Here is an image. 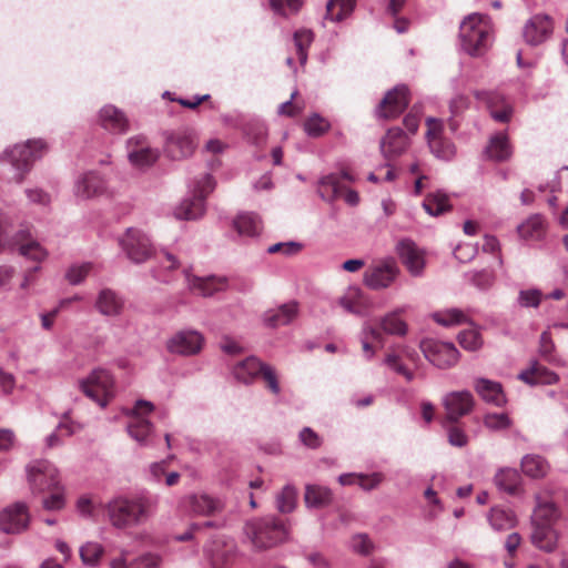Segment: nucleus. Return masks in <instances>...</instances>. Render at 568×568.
I'll use <instances>...</instances> for the list:
<instances>
[{"label": "nucleus", "instance_id": "42", "mask_svg": "<svg viewBox=\"0 0 568 568\" xmlns=\"http://www.w3.org/2000/svg\"><path fill=\"white\" fill-rule=\"evenodd\" d=\"M423 207L433 216H438L452 209L448 196L439 191L426 195Z\"/></svg>", "mask_w": 568, "mask_h": 568}, {"label": "nucleus", "instance_id": "33", "mask_svg": "<svg viewBox=\"0 0 568 568\" xmlns=\"http://www.w3.org/2000/svg\"><path fill=\"white\" fill-rule=\"evenodd\" d=\"M513 153L511 145L509 143L508 136L506 133H497L489 140V143L486 148V154L490 160L494 161H506L510 158Z\"/></svg>", "mask_w": 568, "mask_h": 568}, {"label": "nucleus", "instance_id": "16", "mask_svg": "<svg viewBox=\"0 0 568 568\" xmlns=\"http://www.w3.org/2000/svg\"><path fill=\"white\" fill-rule=\"evenodd\" d=\"M399 268L395 261L386 260L371 265L364 273V283L372 290L388 287L397 277Z\"/></svg>", "mask_w": 568, "mask_h": 568}, {"label": "nucleus", "instance_id": "48", "mask_svg": "<svg viewBox=\"0 0 568 568\" xmlns=\"http://www.w3.org/2000/svg\"><path fill=\"white\" fill-rule=\"evenodd\" d=\"M372 342L378 343L382 347L384 345V337L379 328L366 324L363 328L362 348L368 357L374 354Z\"/></svg>", "mask_w": 568, "mask_h": 568}, {"label": "nucleus", "instance_id": "35", "mask_svg": "<svg viewBox=\"0 0 568 568\" xmlns=\"http://www.w3.org/2000/svg\"><path fill=\"white\" fill-rule=\"evenodd\" d=\"M304 500L307 507L322 508L328 506L333 500L329 488L320 485H307Z\"/></svg>", "mask_w": 568, "mask_h": 568}, {"label": "nucleus", "instance_id": "40", "mask_svg": "<svg viewBox=\"0 0 568 568\" xmlns=\"http://www.w3.org/2000/svg\"><path fill=\"white\" fill-rule=\"evenodd\" d=\"M521 470L531 478H542L549 471V464L539 455H526L521 459Z\"/></svg>", "mask_w": 568, "mask_h": 568}, {"label": "nucleus", "instance_id": "13", "mask_svg": "<svg viewBox=\"0 0 568 568\" xmlns=\"http://www.w3.org/2000/svg\"><path fill=\"white\" fill-rule=\"evenodd\" d=\"M180 507L195 516L213 517L224 510L225 504L217 497L201 493L183 497Z\"/></svg>", "mask_w": 568, "mask_h": 568}, {"label": "nucleus", "instance_id": "7", "mask_svg": "<svg viewBox=\"0 0 568 568\" xmlns=\"http://www.w3.org/2000/svg\"><path fill=\"white\" fill-rule=\"evenodd\" d=\"M214 189V181L210 174H205L196 182L192 199L184 200L174 210V215L180 220H195L204 213V200Z\"/></svg>", "mask_w": 568, "mask_h": 568}, {"label": "nucleus", "instance_id": "60", "mask_svg": "<svg viewBox=\"0 0 568 568\" xmlns=\"http://www.w3.org/2000/svg\"><path fill=\"white\" fill-rule=\"evenodd\" d=\"M50 497L43 499V507L48 510H60L64 507V497L60 485L58 489L51 490Z\"/></svg>", "mask_w": 568, "mask_h": 568}, {"label": "nucleus", "instance_id": "63", "mask_svg": "<svg viewBox=\"0 0 568 568\" xmlns=\"http://www.w3.org/2000/svg\"><path fill=\"white\" fill-rule=\"evenodd\" d=\"M301 442L308 448L315 449L322 445L320 436L310 427H305L300 433Z\"/></svg>", "mask_w": 568, "mask_h": 568}, {"label": "nucleus", "instance_id": "32", "mask_svg": "<svg viewBox=\"0 0 568 568\" xmlns=\"http://www.w3.org/2000/svg\"><path fill=\"white\" fill-rule=\"evenodd\" d=\"M105 190L104 180L97 173L84 174L75 185V194L82 199H90L100 195Z\"/></svg>", "mask_w": 568, "mask_h": 568}, {"label": "nucleus", "instance_id": "58", "mask_svg": "<svg viewBox=\"0 0 568 568\" xmlns=\"http://www.w3.org/2000/svg\"><path fill=\"white\" fill-rule=\"evenodd\" d=\"M484 424L490 429H504L509 426L510 422L506 414H487Z\"/></svg>", "mask_w": 568, "mask_h": 568}, {"label": "nucleus", "instance_id": "52", "mask_svg": "<svg viewBox=\"0 0 568 568\" xmlns=\"http://www.w3.org/2000/svg\"><path fill=\"white\" fill-rule=\"evenodd\" d=\"M94 268L91 262L74 264L69 267L65 278L72 285L80 284Z\"/></svg>", "mask_w": 568, "mask_h": 568}, {"label": "nucleus", "instance_id": "22", "mask_svg": "<svg viewBox=\"0 0 568 568\" xmlns=\"http://www.w3.org/2000/svg\"><path fill=\"white\" fill-rule=\"evenodd\" d=\"M554 31V21L547 14H535L525 24L523 36L531 45H538L548 40Z\"/></svg>", "mask_w": 568, "mask_h": 568}, {"label": "nucleus", "instance_id": "49", "mask_svg": "<svg viewBox=\"0 0 568 568\" xmlns=\"http://www.w3.org/2000/svg\"><path fill=\"white\" fill-rule=\"evenodd\" d=\"M104 549L102 545L93 541L84 544L80 548V557L84 565L95 566L101 559Z\"/></svg>", "mask_w": 568, "mask_h": 568}, {"label": "nucleus", "instance_id": "19", "mask_svg": "<svg viewBox=\"0 0 568 568\" xmlns=\"http://www.w3.org/2000/svg\"><path fill=\"white\" fill-rule=\"evenodd\" d=\"M443 405L446 410V419L455 424L473 410L474 397L467 390L452 392L444 397Z\"/></svg>", "mask_w": 568, "mask_h": 568}, {"label": "nucleus", "instance_id": "24", "mask_svg": "<svg viewBox=\"0 0 568 568\" xmlns=\"http://www.w3.org/2000/svg\"><path fill=\"white\" fill-rule=\"evenodd\" d=\"M29 520L30 516L27 505L16 503L1 513L0 528L7 534H18L27 529Z\"/></svg>", "mask_w": 568, "mask_h": 568}, {"label": "nucleus", "instance_id": "14", "mask_svg": "<svg viewBox=\"0 0 568 568\" xmlns=\"http://www.w3.org/2000/svg\"><path fill=\"white\" fill-rule=\"evenodd\" d=\"M410 102L409 90L406 85H397L389 90L376 109V115L383 120L399 116Z\"/></svg>", "mask_w": 568, "mask_h": 568}, {"label": "nucleus", "instance_id": "8", "mask_svg": "<svg viewBox=\"0 0 568 568\" xmlns=\"http://www.w3.org/2000/svg\"><path fill=\"white\" fill-rule=\"evenodd\" d=\"M80 387L88 397L104 407L113 396L114 382L108 371L99 368L83 379Z\"/></svg>", "mask_w": 568, "mask_h": 568}, {"label": "nucleus", "instance_id": "56", "mask_svg": "<svg viewBox=\"0 0 568 568\" xmlns=\"http://www.w3.org/2000/svg\"><path fill=\"white\" fill-rule=\"evenodd\" d=\"M542 298V293L538 290L520 291L518 301L524 307H537Z\"/></svg>", "mask_w": 568, "mask_h": 568}, {"label": "nucleus", "instance_id": "59", "mask_svg": "<svg viewBox=\"0 0 568 568\" xmlns=\"http://www.w3.org/2000/svg\"><path fill=\"white\" fill-rule=\"evenodd\" d=\"M385 363L387 366H389L396 373L403 375L407 381L413 379V373L400 363L398 355L393 354V353L387 354V356L385 358Z\"/></svg>", "mask_w": 568, "mask_h": 568}, {"label": "nucleus", "instance_id": "12", "mask_svg": "<svg viewBox=\"0 0 568 568\" xmlns=\"http://www.w3.org/2000/svg\"><path fill=\"white\" fill-rule=\"evenodd\" d=\"M473 94L478 102L486 106L495 121L501 123L510 121L513 105L501 92L497 90H475Z\"/></svg>", "mask_w": 568, "mask_h": 568}, {"label": "nucleus", "instance_id": "17", "mask_svg": "<svg viewBox=\"0 0 568 568\" xmlns=\"http://www.w3.org/2000/svg\"><path fill=\"white\" fill-rule=\"evenodd\" d=\"M120 245L134 263H142L151 255V244L145 234L136 229H128L120 240Z\"/></svg>", "mask_w": 568, "mask_h": 568}, {"label": "nucleus", "instance_id": "44", "mask_svg": "<svg viewBox=\"0 0 568 568\" xmlns=\"http://www.w3.org/2000/svg\"><path fill=\"white\" fill-rule=\"evenodd\" d=\"M234 227L241 235L255 236L262 230V222L256 215L244 213L234 220Z\"/></svg>", "mask_w": 568, "mask_h": 568}, {"label": "nucleus", "instance_id": "51", "mask_svg": "<svg viewBox=\"0 0 568 568\" xmlns=\"http://www.w3.org/2000/svg\"><path fill=\"white\" fill-rule=\"evenodd\" d=\"M436 323L443 326H453L465 323L467 321L466 315L456 308L447 310L444 312H437L433 315Z\"/></svg>", "mask_w": 568, "mask_h": 568}, {"label": "nucleus", "instance_id": "43", "mask_svg": "<svg viewBox=\"0 0 568 568\" xmlns=\"http://www.w3.org/2000/svg\"><path fill=\"white\" fill-rule=\"evenodd\" d=\"M161 559L155 555H144L130 562L125 558L120 557L111 560V568H159Z\"/></svg>", "mask_w": 568, "mask_h": 568}, {"label": "nucleus", "instance_id": "25", "mask_svg": "<svg viewBox=\"0 0 568 568\" xmlns=\"http://www.w3.org/2000/svg\"><path fill=\"white\" fill-rule=\"evenodd\" d=\"M408 146L409 139L398 126L388 129L379 143L382 155L388 162L403 155Z\"/></svg>", "mask_w": 568, "mask_h": 568}, {"label": "nucleus", "instance_id": "20", "mask_svg": "<svg viewBox=\"0 0 568 568\" xmlns=\"http://www.w3.org/2000/svg\"><path fill=\"white\" fill-rule=\"evenodd\" d=\"M195 149V134L192 130L184 129L172 132L165 144V152L173 160L190 156Z\"/></svg>", "mask_w": 568, "mask_h": 568}, {"label": "nucleus", "instance_id": "30", "mask_svg": "<svg viewBox=\"0 0 568 568\" xmlns=\"http://www.w3.org/2000/svg\"><path fill=\"white\" fill-rule=\"evenodd\" d=\"M100 124L112 133H124L129 128L125 114L113 105H105L99 114Z\"/></svg>", "mask_w": 568, "mask_h": 568}, {"label": "nucleus", "instance_id": "64", "mask_svg": "<svg viewBox=\"0 0 568 568\" xmlns=\"http://www.w3.org/2000/svg\"><path fill=\"white\" fill-rule=\"evenodd\" d=\"M468 106L469 98L465 94H457L449 102V111L453 116L462 114Z\"/></svg>", "mask_w": 568, "mask_h": 568}, {"label": "nucleus", "instance_id": "21", "mask_svg": "<svg viewBox=\"0 0 568 568\" xmlns=\"http://www.w3.org/2000/svg\"><path fill=\"white\" fill-rule=\"evenodd\" d=\"M128 158L136 168L150 166L159 159V152L152 149L143 135H135L128 141Z\"/></svg>", "mask_w": 568, "mask_h": 568}, {"label": "nucleus", "instance_id": "5", "mask_svg": "<svg viewBox=\"0 0 568 568\" xmlns=\"http://www.w3.org/2000/svg\"><path fill=\"white\" fill-rule=\"evenodd\" d=\"M47 144L42 140H29L23 144H16L4 152L1 161H8L17 171L12 178L21 183L30 171L32 163L47 152Z\"/></svg>", "mask_w": 568, "mask_h": 568}, {"label": "nucleus", "instance_id": "1", "mask_svg": "<svg viewBox=\"0 0 568 568\" xmlns=\"http://www.w3.org/2000/svg\"><path fill=\"white\" fill-rule=\"evenodd\" d=\"M559 517L558 510L551 501H541L537 497V506L531 517V542L538 549L552 552L558 542V532L555 523Z\"/></svg>", "mask_w": 568, "mask_h": 568}, {"label": "nucleus", "instance_id": "57", "mask_svg": "<svg viewBox=\"0 0 568 568\" xmlns=\"http://www.w3.org/2000/svg\"><path fill=\"white\" fill-rule=\"evenodd\" d=\"M302 250V245L296 242L276 243L267 248L270 254L281 253L283 255H295Z\"/></svg>", "mask_w": 568, "mask_h": 568}, {"label": "nucleus", "instance_id": "45", "mask_svg": "<svg viewBox=\"0 0 568 568\" xmlns=\"http://www.w3.org/2000/svg\"><path fill=\"white\" fill-rule=\"evenodd\" d=\"M297 315L295 302L282 305L276 312L266 316L265 321L270 326H280L291 323Z\"/></svg>", "mask_w": 568, "mask_h": 568}, {"label": "nucleus", "instance_id": "27", "mask_svg": "<svg viewBox=\"0 0 568 568\" xmlns=\"http://www.w3.org/2000/svg\"><path fill=\"white\" fill-rule=\"evenodd\" d=\"M338 303L345 311L355 315H366L372 308V302L357 287H348Z\"/></svg>", "mask_w": 568, "mask_h": 568}, {"label": "nucleus", "instance_id": "36", "mask_svg": "<svg viewBox=\"0 0 568 568\" xmlns=\"http://www.w3.org/2000/svg\"><path fill=\"white\" fill-rule=\"evenodd\" d=\"M263 364L255 357H247L234 366V376L237 381L245 384L252 383L260 375L261 369H263Z\"/></svg>", "mask_w": 568, "mask_h": 568}, {"label": "nucleus", "instance_id": "31", "mask_svg": "<svg viewBox=\"0 0 568 568\" xmlns=\"http://www.w3.org/2000/svg\"><path fill=\"white\" fill-rule=\"evenodd\" d=\"M490 527L496 531L509 530L517 526L518 519L516 514L507 507L495 506L487 515Z\"/></svg>", "mask_w": 568, "mask_h": 568}, {"label": "nucleus", "instance_id": "41", "mask_svg": "<svg viewBox=\"0 0 568 568\" xmlns=\"http://www.w3.org/2000/svg\"><path fill=\"white\" fill-rule=\"evenodd\" d=\"M97 307L104 315H118L122 310V301L113 291L104 288L99 294Z\"/></svg>", "mask_w": 568, "mask_h": 568}, {"label": "nucleus", "instance_id": "62", "mask_svg": "<svg viewBox=\"0 0 568 568\" xmlns=\"http://www.w3.org/2000/svg\"><path fill=\"white\" fill-rule=\"evenodd\" d=\"M384 480V475L381 473H373L371 475L359 474L358 486L364 490H372L376 488Z\"/></svg>", "mask_w": 568, "mask_h": 568}, {"label": "nucleus", "instance_id": "23", "mask_svg": "<svg viewBox=\"0 0 568 568\" xmlns=\"http://www.w3.org/2000/svg\"><path fill=\"white\" fill-rule=\"evenodd\" d=\"M203 336L195 331H181L174 334L168 342L166 348L172 354L194 355L202 349Z\"/></svg>", "mask_w": 568, "mask_h": 568}, {"label": "nucleus", "instance_id": "9", "mask_svg": "<svg viewBox=\"0 0 568 568\" xmlns=\"http://www.w3.org/2000/svg\"><path fill=\"white\" fill-rule=\"evenodd\" d=\"M343 180L353 181V178L347 171H343L341 174L332 173L323 176L318 184L320 195L326 201L343 197L349 205H356L359 201L357 192L347 189Z\"/></svg>", "mask_w": 568, "mask_h": 568}, {"label": "nucleus", "instance_id": "28", "mask_svg": "<svg viewBox=\"0 0 568 568\" xmlns=\"http://www.w3.org/2000/svg\"><path fill=\"white\" fill-rule=\"evenodd\" d=\"M518 378L528 385H552L559 381L555 372L538 362H532L529 368L521 371Z\"/></svg>", "mask_w": 568, "mask_h": 568}, {"label": "nucleus", "instance_id": "2", "mask_svg": "<svg viewBox=\"0 0 568 568\" xmlns=\"http://www.w3.org/2000/svg\"><path fill=\"white\" fill-rule=\"evenodd\" d=\"M151 507L152 503L146 497H120L109 503L108 515L114 527L124 528L144 521Z\"/></svg>", "mask_w": 568, "mask_h": 568}, {"label": "nucleus", "instance_id": "34", "mask_svg": "<svg viewBox=\"0 0 568 568\" xmlns=\"http://www.w3.org/2000/svg\"><path fill=\"white\" fill-rule=\"evenodd\" d=\"M475 389L486 402L493 403L497 406L505 403V395L499 383L480 378L476 382Z\"/></svg>", "mask_w": 568, "mask_h": 568}, {"label": "nucleus", "instance_id": "29", "mask_svg": "<svg viewBox=\"0 0 568 568\" xmlns=\"http://www.w3.org/2000/svg\"><path fill=\"white\" fill-rule=\"evenodd\" d=\"M398 254L403 264L413 275H419L425 262L422 252L412 241L404 240L398 244Z\"/></svg>", "mask_w": 568, "mask_h": 568}, {"label": "nucleus", "instance_id": "11", "mask_svg": "<svg viewBox=\"0 0 568 568\" xmlns=\"http://www.w3.org/2000/svg\"><path fill=\"white\" fill-rule=\"evenodd\" d=\"M425 357L442 369L449 368L458 362L459 352L452 343L426 338L420 343Z\"/></svg>", "mask_w": 568, "mask_h": 568}, {"label": "nucleus", "instance_id": "6", "mask_svg": "<svg viewBox=\"0 0 568 568\" xmlns=\"http://www.w3.org/2000/svg\"><path fill=\"white\" fill-rule=\"evenodd\" d=\"M7 223L3 216L0 215V252L6 248L17 250L20 255L41 262L47 257V251L34 240L28 231H19L11 239L7 236Z\"/></svg>", "mask_w": 568, "mask_h": 568}, {"label": "nucleus", "instance_id": "37", "mask_svg": "<svg viewBox=\"0 0 568 568\" xmlns=\"http://www.w3.org/2000/svg\"><path fill=\"white\" fill-rule=\"evenodd\" d=\"M546 225L541 215L535 214L518 226V234L525 240H540L545 235Z\"/></svg>", "mask_w": 568, "mask_h": 568}, {"label": "nucleus", "instance_id": "61", "mask_svg": "<svg viewBox=\"0 0 568 568\" xmlns=\"http://www.w3.org/2000/svg\"><path fill=\"white\" fill-rule=\"evenodd\" d=\"M448 442L450 445L456 447H464L468 443V436L465 432L457 425H452L448 427Z\"/></svg>", "mask_w": 568, "mask_h": 568}, {"label": "nucleus", "instance_id": "54", "mask_svg": "<svg viewBox=\"0 0 568 568\" xmlns=\"http://www.w3.org/2000/svg\"><path fill=\"white\" fill-rule=\"evenodd\" d=\"M458 342L466 351H477L483 345V338L477 329L470 328L459 333Z\"/></svg>", "mask_w": 568, "mask_h": 568}, {"label": "nucleus", "instance_id": "39", "mask_svg": "<svg viewBox=\"0 0 568 568\" xmlns=\"http://www.w3.org/2000/svg\"><path fill=\"white\" fill-rule=\"evenodd\" d=\"M494 480L499 489L515 495L519 489L520 475L514 468H500L495 475Z\"/></svg>", "mask_w": 568, "mask_h": 568}, {"label": "nucleus", "instance_id": "26", "mask_svg": "<svg viewBox=\"0 0 568 568\" xmlns=\"http://www.w3.org/2000/svg\"><path fill=\"white\" fill-rule=\"evenodd\" d=\"M184 273L190 291L204 297L225 290L227 285V280L224 276L210 275L201 277L191 275L187 270Z\"/></svg>", "mask_w": 568, "mask_h": 568}, {"label": "nucleus", "instance_id": "10", "mask_svg": "<svg viewBox=\"0 0 568 568\" xmlns=\"http://www.w3.org/2000/svg\"><path fill=\"white\" fill-rule=\"evenodd\" d=\"M31 489L37 493L58 489L60 485L58 469L50 462L41 459L27 467Z\"/></svg>", "mask_w": 568, "mask_h": 568}, {"label": "nucleus", "instance_id": "3", "mask_svg": "<svg viewBox=\"0 0 568 568\" xmlns=\"http://www.w3.org/2000/svg\"><path fill=\"white\" fill-rule=\"evenodd\" d=\"M490 33L491 27L485 17L468 16L459 28L463 49L470 55H481L490 43Z\"/></svg>", "mask_w": 568, "mask_h": 568}, {"label": "nucleus", "instance_id": "46", "mask_svg": "<svg viewBox=\"0 0 568 568\" xmlns=\"http://www.w3.org/2000/svg\"><path fill=\"white\" fill-rule=\"evenodd\" d=\"M381 329L390 335L404 336L407 332V324L400 318L399 311L386 314L379 321Z\"/></svg>", "mask_w": 568, "mask_h": 568}, {"label": "nucleus", "instance_id": "55", "mask_svg": "<svg viewBox=\"0 0 568 568\" xmlns=\"http://www.w3.org/2000/svg\"><path fill=\"white\" fill-rule=\"evenodd\" d=\"M264 381L266 387L275 395L281 392L277 375L273 367L263 364V369H261L260 375Z\"/></svg>", "mask_w": 568, "mask_h": 568}, {"label": "nucleus", "instance_id": "50", "mask_svg": "<svg viewBox=\"0 0 568 568\" xmlns=\"http://www.w3.org/2000/svg\"><path fill=\"white\" fill-rule=\"evenodd\" d=\"M297 500V491L293 486H285L277 496V509L283 514L294 510Z\"/></svg>", "mask_w": 568, "mask_h": 568}, {"label": "nucleus", "instance_id": "15", "mask_svg": "<svg viewBox=\"0 0 568 568\" xmlns=\"http://www.w3.org/2000/svg\"><path fill=\"white\" fill-rule=\"evenodd\" d=\"M426 140L433 154L439 159L450 160L455 154V145L444 138V123L436 118L426 120Z\"/></svg>", "mask_w": 568, "mask_h": 568}, {"label": "nucleus", "instance_id": "4", "mask_svg": "<svg viewBox=\"0 0 568 568\" xmlns=\"http://www.w3.org/2000/svg\"><path fill=\"white\" fill-rule=\"evenodd\" d=\"M245 534L257 549H267L287 537L285 524L274 517L255 519L246 524Z\"/></svg>", "mask_w": 568, "mask_h": 568}, {"label": "nucleus", "instance_id": "47", "mask_svg": "<svg viewBox=\"0 0 568 568\" xmlns=\"http://www.w3.org/2000/svg\"><path fill=\"white\" fill-rule=\"evenodd\" d=\"M293 39L300 63L304 65L307 61V50L314 40V33L308 29H300L294 33Z\"/></svg>", "mask_w": 568, "mask_h": 568}, {"label": "nucleus", "instance_id": "38", "mask_svg": "<svg viewBox=\"0 0 568 568\" xmlns=\"http://www.w3.org/2000/svg\"><path fill=\"white\" fill-rule=\"evenodd\" d=\"M355 6L356 0H328L325 20L339 22L353 12Z\"/></svg>", "mask_w": 568, "mask_h": 568}, {"label": "nucleus", "instance_id": "18", "mask_svg": "<svg viewBox=\"0 0 568 568\" xmlns=\"http://www.w3.org/2000/svg\"><path fill=\"white\" fill-rule=\"evenodd\" d=\"M153 409L154 406L151 402L138 400L130 417L128 433L141 444L145 443L153 428L152 424L144 418V415L150 414Z\"/></svg>", "mask_w": 568, "mask_h": 568}, {"label": "nucleus", "instance_id": "53", "mask_svg": "<svg viewBox=\"0 0 568 568\" xmlns=\"http://www.w3.org/2000/svg\"><path fill=\"white\" fill-rule=\"evenodd\" d=\"M304 129L310 136L317 138L328 131L329 122L318 114H314L305 121Z\"/></svg>", "mask_w": 568, "mask_h": 568}]
</instances>
